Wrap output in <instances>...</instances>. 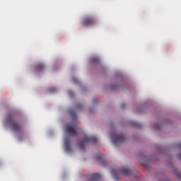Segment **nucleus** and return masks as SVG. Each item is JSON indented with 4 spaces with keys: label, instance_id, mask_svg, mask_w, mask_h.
<instances>
[{
    "label": "nucleus",
    "instance_id": "obj_9",
    "mask_svg": "<svg viewBox=\"0 0 181 181\" xmlns=\"http://www.w3.org/2000/svg\"><path fill=\"white\" fill-rule=\"evenodd\" d=\"M101 178V175L98 173H94L91 175V180L90 181H95V180H98V179Z\"/></svg>",
    "mask_w": 181,
    "mask_h": 181
},
{
    "label": "nucleus",
    "instance_id": "obj_12",
    "mask_svg": "<svg viewBox=\"0 0 181 181\" xmlns=\"http://www.w3.org/2000/svg\"><path fill=\"white\" fill-rule=\"evenodd\" d=\"M83 108V105H81V104H78L76 106V110H77V111H80V110H81Z\"/></svg>",
    "mask_w": 181,
    "mask_h": 181
},
{
    "label": "nucleus",
    "instance_id": "obj_3",
    "mask_svg": "<svg viewBox=\"0 0 181 181\" xmlns=\"http://www.w3.org/2000/svg\"><path fill=\"white\" fill-rule=\"evenodd\" d=\"M98 142V139H97L95 136H86L83 140L79 142V146L81 149H84L86 145L88 144H97Z\"/></svg>",
    "mask_w": 181,
    "mask_h": 181
},
{
    "label": "nucleus",
    "instance_id": "obj_16",
    "mask_svg": "<svg viewBox=\"0 0 181 181\" xmlns=\"http://www.w3.org/2000/svg\"><path fill=\"white\" fill-rule=\"evenodd\" d=\"M121 108H125V105L124 103L121 104Z\"/></svg>",
    "mask_w": 181,
    "mask_h": 181
},
{
    "label": "nucleus",
    "instance_id": "obj_4",
    "mask_svg": "<svg viewBox=\"0 0 181 181\" xmlns=\"http://www.w3.org/2000/svg\"><path fill=\"white\" fill-rule=\"evenodd\" d=\"M81 23L85 27L94 26L97 23V20L93 16H88L83 19Z\"/></svg>",
    "mask_w": 181,
    "mask_h": 181
},
{
    "label": "nucleus",
    "instance_id": "obj_14",
    "mask_svg": "<svg viewBox=\"0 0 181 181\" xmlns=\"http://www.w3.org/2000/svg\"><path fill=\"white\" fill-rule=\"evenodd\" d=\"M153 128H155V129H159V128H160V126H159L158 124H156L153 125Z\"/></svg>",
    "mask_w": 181,
    "mask_h": 181
},
{
    "label": "nucleus",
    "instance_id": "obj_7",
    "mask_svg": "<svg viewBox=\"0 0 181 181\" xmlns=\"http://www.w3.org/2000/svg\"><path fill=\"white\" fill-rule=\"evenodd\" d=\"M64 148L67 152H71V147L70 146V141L67 139H64Z\"/></svg>",
    "mask_w": 181,
    "mask_h": 181
},
{
    "label": "nucleus",
    "instance_id": "obj_13",
    "mask_svg": "<svg viewBox=\"0 0 181 181\" xmlns=\"http://www.w3.org/2000/svg\"><path fill=\"white\" fill-rule=\"evenodd\" d=\"M97 160H103V156L101 154H98L96 156Z\"/></svg>",
    "mask_w": 181,
    "mask_h": 181
},
{
    "label": "nucleus",
    "instance_id": "obj_11",
    "mask_svg": "<svg viewBox=\"0 0 181 181\" xmlns=\"http://www.w3.org/2000/svg\"><path fill=\"white\" fill-rule=\"evenodd\" d=\"M70 115L72 117L73 119H77V115H76V112H73L72 110H69Z\"/></svg>",
    "mask_w": 181,
    "mask_h": 181
},
{
    "label": "nucleus",
    "instance_id": "obj_8",
    "mask_svg": "<svg viewBox=\"0 0 181 181\" xmlns=\"http://www.w3.org/2000/svg\"><path fill=\"white\" fill-rule=\"evenodd\" d=\"M36 71L40 73V71H43L45 70V65L43 64H37L35 66Z\"/></svg>",
    "mask_w": 181,
    "mask_h": 181
},
{
    "label": "nucleus",
    "instance_id": "obj_15",
    "mask_svg": "<svg viewBox=\"0 0 181 181\" xmlns=\"http://www.w3.org/2000/svg\"><path fill=\"white\" fill-rule=\"evenodd\" d=\"M134 125V127H136L137 128H141V124H139V123L135 122Z\"/></svg>",
    "mask_w": 181,
    "mask_h": 181
},
{
    "label": "nucleus",
    "instance_id": "obj_10",
    "mask_svg": "<svg viewBox=\"0 0 181 181\" xmlns=\"http://www.w3.org/2000/svg\"><path fill=\"white\" fill-rule=\"evenodd\" d=\"M90 62L93 64H98V63H100V58H98V57H93L90 59Z\"/></svg>",
    "mask_w": 181,
    "mask_h": 181
},
{
    "label": "nucleus",
    "instance_id": "obj_1",
    "mask_svg": "<svg viewBox=\"0 0 181 181\" xmlns=\"http://www.w3.org/2000/svg\"><path fill=\"white\" fill-rule=\"evenodd\" d=\"M6 122L8 124L11 129L15 132H22L23 127L19 124L16 119V114L10 113L6 118Z\"/></svg>",
    "mask_w": 181,
    "mask_h": 181
},
{
    "label": "nucleus",
    "instance_id": "obj_5",
    "mask_svg": "<svg viewBox=\"0 0 181 181\" xmlns=\"http://www.w3.org/2000/svg\"><path fill=\"white\" fill-rule=\"evenodd\" d=\"M111 138L114 145H118V144H122L123 142H125V135L122 134H112Z\"/></svg>",
    "mask_w": 181,
    "mask_h": 181
},
{
    "label": "nucleus",
    "instance_id": "obj_6",
    "mask_svg": "<svg viewBox=\"0 0 181 181\" xmlns=\"http://www.w3.org/2000/svg\"><path fill=\"white\" fill-rule=\"evenodd\" d=\"M80 128H78L76 124H74L72 126L68 124L65 127V131L67 134H69V135H72L73 136H76V135H77V131Z\"/></svg>",
    "mask_w": 181,
    "mask_h": 181
},
{
    "label": "nucleus",
    "instance_id": "obj_17",
    "mask_svg": "<svg viewBox=\"0 0 181 181\" xmlns=\"http://www.w3.org/2000/svg\"><path fill=\"white\" fill-rule=\"evenodd\" d=\"M52 90H51V91H55V90H56V88H52Z\"/></svg>",
    "mask_w": 181,
    "mask_h": 181
},
{
    "label": "nucleus",
    "instance_id": "obj_2",
    "mask_svg": "<svg viewBox=\"0 0 181 181\" xmlns=\"http://www.w3.org/2000/svg\"><path fill=\"white\" fill-rule=\"evenodd\" d=\"M119 173H122V175H124L125 176H131V175H132V170L127 167L121 168L119 171L112 170L111 174L113 176L114 179H115V180H118Z\"/></svg>",
    "mask_w": 181,
    "mask_h": 181
}]
</instances>
